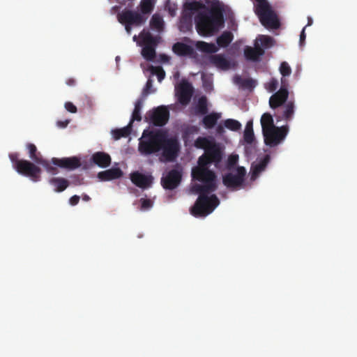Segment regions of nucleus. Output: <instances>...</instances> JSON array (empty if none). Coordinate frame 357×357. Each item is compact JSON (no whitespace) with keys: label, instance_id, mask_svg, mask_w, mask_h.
Returning <instances> with one entry per match:
<instances>
[{"label":"nucleus","instance_id":"49530a36","mask_svg":"<svg viewBox=\"0 0 357 357\" xmlns=\"http://www.w3.org/2000/svg\"><path fill=\"white\" fill-rule=\"evenodd\" d=\"M119 4L122 6H126L127 9H131L134 5L136 0H114Z\"/></svg>","mask_w":357,"mask_h":357},{"label":"nucleus","instance_id":"4c0bfd02","mask_svg":"<svg viewBox=\"0 0 357 357\" xmlns=\"http://www.w3.org/2000/svg\"><path fill=\"white\" fill-rule=\"evenodd\" d=\"M224 125L227 129L232 131H238L241 128V123L232 119H228L225 120L224 122Z\"/></svg>","mask_w":357,"mask_h":357},{"label":"nucleus","instance_id":"4468645a","mask_svg":"<svg viewBox=\"0 0 357 357\" xmlns=\"http://www.w3.org/2000/svg\"><path fill=\"white\" fill-rule=\"evenodd\" d=\"M150 123L155 126H165L169 117V112L165 106H160L147 114Z\"/></svg>","mask_w":357,"mask_h":357},{"label":"nucleus","instance_id":"603ef678","mask_svg":"<svg viewBox=\"0 0 357 357\" xmlns=\"http://www.w3.org/2000/svg\"><path fill=\"white\" fill-rule=\"evenodd\" d=\"M305 29V26L303 27V29L300 34V45L301 46L303 45L305 40V38H306Z\"/></svg>","mask_w":357,"mask_h":357},{"label":"nucleus","instance_id":"9d476101","mask_svg":"<svg viewBox=\"0 0 357 357\" xmlns=\"http://www.w3.org/2000/svg\"><path fill=\"white\" fill-rule=\"evenodd\" d=\"M15 170L20 174L31 178L33 181L36 182L40 179V168L29 160H24L18 162Z\"/></svg>","mask_w":357,"mask_h":357},{"label":"nucleus","instance_id":"13d9d810","mask_svg":"<svg viewBox=\"0 0 357 357\" xmlns=\"http://www.w3.org/2000/svg\"><path fill=\"white\" fill-rule=\"evenodd\" d=\"M82 200L84 202H89L91 200V198L89 195L84 194L82 195Z\"/></svg>","mask_w":357,"mask_h":357},{"label":"nucleus","instance_id":"f257e3e1","mask_svg":"<svg viewBox=\"0 0 357 357\" xmlns=\"http://www.w3.org/2000/svg\"><path fill=\"white\" fill-rule=\"evenodd\" d=\"M192 177L203 183V185L195 184L192 187V191L199 195L190 208V213L195 217H205L212 213L220 203L215 195L208 196V193L214 192L217 188L216 176L207 165L198 160L197 166L192 169Z\"/></svg>","mask_w":357,"mask_h":357},{"label":"nucleus","instance_id":"f3484780","mask_svg":"<svg viewBox=\"0 0 357 357\" xmlns=\"http://www.w3.org/2000/svg\"><path fill=\"white\" fill-rule=\"evenodd\" d=\"M193 94V87L192 84L187 82H181L176 87V96L179 103L182 105H187L190 102Z\"/></svg>","mask_w":357,"mask_h":357},{"label":"nucleus","instance_id":"79ce46f5","mask_svg":"<svg viewBox=\"0 0 357 357\" xmlns=\"http://www.w3.org/2000/svg\"><path fill=\"white\" fill-rule=\"evenodd\" d=\"M238 160V155H230L227 160V167L228 169L233 168Z\"/></svg>","mask_w":357,"mask_h":357},{"label":"nucleus","instance_id":"2f4dec72","mask_svg":"<svg viewBox=\"0 0 357 357\" xmlns=\"http://www.w3.org/2000/svg\"><path fill=\"white\" fill-rule=\"evenodd\" d=\"M261 124L263 132L267 131L268 129H271L273 128L276 127L274 125L273 116L269 113H264L261 116Z\"/></svg>","mask_w":357,"mask_h":357},{"label":"nucleus","instance_id":"8fccbe9b","mask_svg":"<svg viewBox=\"0 0 357 357\" xmlns=\"http://www.w3.org/2000/svg\"><path fill=\"white\" fill-rule=\"evenodd\" d=\"M184 8L186 10H194L195 9H197V2H185L184 3Z\"/></svg>","mask_w":357,"mask_h":357},{"label":"nucleus","instance_id":"f8f14e48","mask_svg":"<svg viewBox=\"0 0 357 357\" xmlns=\"http://www.w3.org/2000/svg\"><path fill=\"white\" fill-rule=\"evenodd\" d=\"M245 174V167H238L236 174L227 173L223 176L222 183L227 188L236 189L243 184Z\"/></svg>","mask_w":357,"mask_h":357},{"label":"nucleus","instance_id":"f03ea898","mask_svg":"<svg viewBox=\"0 0 357 357\" xmlns=\"http://www.w3.org/2000/svg\"><path fill=\"white\" fill-rule=\"evenodd\" d=\"M195 22L199 35L213 36L225 26L224 10L220 6L213 5L209 9L199 13L195 17Z\"/></svg>","mask_w":357,"mask_h":357},{"label":"nucleus","instance_id":"39448f33","mask_svg":"<svg viewBox=\"0 0 357 357\" xmlns=\"http://www.w3.org/2000/svg\"><path fill=\"white\" fill-rule=\"evenodd\" d=\"M162 132H149L147 134L145 131L143 132L142 139L139 143V151L144 155L157 153L161 150Z\"/></svg>","mask_w":357,"mask_h":357},{"label":"nucleus","instance_id":"58836bf2","mask_svg":"<svg viewBox=\"0 0 357 357\" xmlns=\"http://www.w3.org/2000/svg\"><path fill=\"white\" fill-rule=\"evenodd\" d=\"M153 87V81L151 79H149L146 83L144 88L142 92V97L144 100L151 93L155 92V89H152Z\"/></svg>","mask_w":357,"mask_h":357},{"label":"nucleus","instance_id":"052dcab7","mask_svg":"<svg viewBox=\"0 0 357 357\" xmlns=\"http://www.w3.org/2000/svg\"><path fill=\"white\" fill-rule=\"evenodd\" d=\"M312 24V19L310 17H307V24L306 26H311Z\"/></svg>","mask_w":357,"mask_h":357},{"label":"nucleus","instance_id":"412c9836","mask_svg":"<svg viewBox=\"0 0 357 357\" xmlns=\"http://www.w3.org/2000/svg\"><path fill=\"white\" fill-rule=\"evenodd\" d=\"M172 50L180 56H192L195 54V50L192 46L181 42L174 44Z\"/></svg>","mask_w":357,"mask_h":357},{"label":"nucleus","instance_id":"0eeeda50","mask_svg":"<svg viewBox=\"0 0 357 357\" xmlns=\"http://www.w3.org/2000/svg\"><path fill=\"white\" fill-rule=\"evenodd\" d=\"M288 132L287 126L275 127L263 132L264 142L267 146L274 147L280 144Z\"/></svg>","mask_w":357,"mask_h":357},{"label":"nucleus","instance_id":"1a4fd4ad","mask_svg":"<svg viewBox=\"0 0 357 357\" xmlns=\"http://www.w3.org/2000/svg\"><path fill=\"white\" fill-rule=\"evenodd\" d=\"M118 22L125 26V29L128 34H130L132 26H141L144 24L140 21L139 16H135L131 13L130 9H123L117 14Z\"/></svg>","mask_w":357,"mask_h":357},{"label":"nucleus","instance_id":"7c9ffc66","mask_svg":"<svg viewBox=\"0 0 357 357\" xmlns=\"http://www.w3.org/2000/svg\"><path fill=\"white\" fill-rule=\"evenodd\" d=\"M132 124L129 123L127 126L112 130L114 139L118 140L122 137H127L129 136L132 130Z\"/></svg>","mask_w":357,"mask_h":357},{"label":"nucleus","instance_id":"3c124183","mask_svg":"<svg viewBox=\"0 0 357 357\" xmlns=\"http://www.w3.org/2000/svg\"><path fill=\"white\" fill-rule=\"evenodd\" d=\"M80 197L78 195H73L69 199V204L72 206L77 205L79 202Z\"/></svg>","mask_w":357,"mask_h":357},{"label":"nucleus","instance_id":"bf43d9fd","mask_svg":"<svg viewBox=\"0 0 357 357\" xmlns=\"http://www.w3.org/2000/svg\"><path fill=\"white\" fill-rule=\"evenodd\" d=\"M168 10H169V13H170V15L172 16H174L175 15V8L169 7Z\"/></svg>","mask_w":357,"mask_h":357},{"label":"nucleus","instance_id":"423d86ee","mask_svg":"<svg viewBox=\"0 0 357 357\" xmlns=\"http://www.w3.org/2000/svg\"><path fill=\"white\" fill-rule=\"evenodd\" d=\"M139 38L142 40L144 47L142 49V55L146 61H153L155 57V47L160 38L153 36L149 31L144 29L141 31Z\"/></svg>","mask_w":357,"mask_h":357},{"label":"nucleus","instance_id":"a211bd4d","mask_svg":"<svg viewBox=\"0 0 357 357\" xmlns=\"http://www.w3.org/2000/svg\"><path fill=\"white\" fill-rule=\"evenodd\" d=\"M50 162L51 165H53L68 170H73L81 166L80 158L77 156L62 158H52Z\"/></svg>","mask_w":357,"mask_h":357},{"label":"nucleus","instance_id":"dca6fc26","mask_svg":"<svg viewBox=\"0 0 357 357\" xmlns=\"http://www.w3.org/2000/svg\"><path fill=\"white\" fill-rule=\"evenodd\" d=\"M155 3L154 0H141L137 6V10L130 9V12L134 16L135 15L139 16L140 21L145 24L149 15L154 10Z\"/></svg>","mask_w":357,"mask_h":357},{"label":"nucleus","instance_id":"37998d69","mask_svg":"<svg viewBox=\"0 0 357 357\" xmlns=\"http://www.w3.org/2000/svg\"><path fill=\"white\" fill-rule=\"evenodd\" d=\"M278 86V82L276 79L272 78L270 82L267 84L266 89L270 92L275 91Z\"/></svg>","mask_w":357,"mask_h":357},{"label":"nucleus","instance_id":"c03bdc74","mask_svg":"<svg viewBox=\"0 0 357 357\" xmlns=\"http://www.w3.org/2000/svg\"><path fill=\"white\" fill-rule=\"evenodd\" d=\"M153 73L157 75L159 82H161L165 76V73L161 67L155 68L153 70Z\"/></svg>","mask_w":357,"mask_h":357},{"label":"nucleus","instance_id":"de8ad7c7","mask_svg":"<svg viewBox=\"0 0 357 357\" xmlns=\"http://www.w3.org/2000/svg\"><path fill=\"white\" fill-rule=\"evenodd\" d=\"M153 203L150 199H141V208L142 210H147L152 207Z\"/></svg>","mask_w":357,"mask_h":357},{"label":"nucleus","instance_id":"e2e57ef3","mask_svg":"<svg viewBox=\"0 0 357 357\" xmlns=\"http://www.w3.org/2000/svg\"><path fill=\"white\" fill-rule=\"evenodd\" d=\"M217 131L219 132V133H221L222 131H223V128L222 126H218V128H217Z\"/></svg>","mask_w":357,"mask_h":357},{"label":"nucleus","instance_id":"b1692460","mask_svg":"<svg viewBox=\"0 0 357 357\" xmlns=\"http://www.w3.org/2000/svg\"><path fill=\"white\" fill-rule=\"evenodd\" d=\"M210 63L216 68L227 70L231 68V63L222 54H213L209 56Z\"/></svg>","mask_w":357,"mask_h":357},{"label":"nucleus","instance_id":"a19ab883","mask_svg":"<svg viewBox=\"0 0 357 357\" xmlns=\"http://www.w3.org/2000/svg\"><path fill=\"white\" fill-rule=\"evenodd\" d=\"M280 72L283 77L289 76L291 73V69L289 65L286 62L283 61L280 64Z\"/></svg>","mask_w":357,"mask_h":357},{"label":"nucleus","instance_id":"5fc2aeb1","mask_svg":"<svg viewBox=\"0 0 357 357\" xmlns=\"http://www.w3.org/2000/svg\"><path fill=\"white\" fill-rule=\"evenodd\" d=\"M66 82V84H68V86H75L76 84V81L73 78L68 79Z\"/></svg>","mask_w":357,"mask_h":357},{"label":"nucleus","instance_id":"f704fd0d","mask_svg":"<svg viewBox=\"0 0 357 357\" xmlns=\"http://www.w3.org/2000/svg\"><path fill=\"white\" fill-rule=\"evenodd\" d=\"M244 141L247 144H252L255 140L254 131L252 128V121H249L247 122L245 128L243 133Z\"/></svg>","mask_w":357,"mask_h":357},{"label":"nucleus","instance_id":"680f3d73","mask_svg":"<svg viewBox=\"0 0 357 357\" xmlns=\"http://www.w3.org/2000/svg\"><path fill=\"white\" fill-rule=\"evenodd\" d=\"M82 180L83 179H78L77 181L74 182V184L75 185H82V184H83Z\"/></svg>","mask_w":357,"mask_h":357},{"label":"nucleus","instance_id":"864d4df0","mask_svg":"<svg viewBox=\"0 0 357 357\" xmlns=\"http://www.w3.org/2000/svg\"><path fill=\"white\" fill-rule=\"evenodd\" d=\"M70 123V121L69 120H66V121H58L57 123H56V125L61 128H66L68 123Z\"/></svg>","mask_w":357,"mask_h":357},{"label":"nucleus","instance_id":"473e14b6","mask_svg":"<svg viewBox=\"0 0 357 357\" xmlns=\"http://www.w3.org/2000/svg\"><path fill=\"white\" fill-rule=\"evenodd\" d=\"M144 100L143 98H140L137 99V101L135 102V108L132 114V119L130 121L131 124H132L134 121H140L142 120L141 109L143 105Z\"/></svg>","mask_w":357,"mask_h":357},{"label":"nucleus","instance_id":"c85d7f7f","mask_svg":"<svg viewBox=\"0 0 357 357\" xmlns=\"http://www.w3.org/2000/svg\"><path fill=\"white\" fill-rule=\"evenodd\" d=\"M165 22L162 16L158 13L152 15L150 20V26L152 29H155L158 32L163 31Z\"/></svg>","mask_w":357,"mask_h":357},{"label":"nucleus","instance_id":"cd10ccee","mask_svg":"<svg viewBox=\"0 0 357 357\" xmlns=\"http://www.w3.org/2000/svg\"><path fill=\"white\" fill-rule=\"evenodd\" d=\"M294 114V104L292 101H289L284 105V109L281 116L276 115V118L278 121L281 119H284L287 121L291 120Z\"/></svg>","mask_w":357,"mask_h":357},{"label":"nucleus","instance_id":"20e7f679","mask_svg":"<svg viewBox=\"0 0 357 357\" xmlns=\"http://www.w3.org/2000/svg\"><path fill=\"white\" fill-rule=\"evenodd\" d=\"M255 1V13L261 24L267 29H278L280 26V20L267 0Z\"/></svg>","mask_w":357,"mask_h":357},{"label":"nucleus","instance_id":"6e6d98bb","mask_svg":"<svg viewBox=\"0 0 357 357\" xmlns=\"http://www.w3.org/2000/svg\"><path fill=\"white\" fill-rule=\"evenodd\" d=\"M253 80L252 79H245L244 81V86H246V87H252V84H253Z\"/></svg>","mask_w":357,"mask_h":357},{"label":"nucleus","instance_id":"4d7b16f0","mask_svg":"<svg viewBox=\"0 0 357 357\" xmlns=\"http://www.w3.org/2000/svg\"><path fill=\"white\" fill-rule=\"evenodd\" d=\"M119 9H120V7L119 6H114L112 7V8L110 10V13L112 14H114L116 12H119Z\"/></svg>","mask_w":357,"mask_h":357},{"label":"nucleus","instance_id":"09e8293b","mask_svg":"<svg viewBox=\"0 0 357 357\" xmlns=\"http://www.w3.org/2000/svg\"><path fill=\"white\" fill-rule=\"evenodd\" d=\"M65 109L70 113H76L77 107L71 102H66L64 105Z\"/></svg>","mask_w":357,"mask_h":357},{"label":"nucleus","instance_id":"ddd939ff","mask_svg":"<svg viewBox=\"0 0 357 357\" xmlns=\"http://www.w3.org/2000/svg\"><path fill=\"white\" fill-rule=\"evenodd\" d=\"M29 150V158L36 163L43 165L46 171L52 174H56L58 170L56 167L50 165V162L44 159L40 152L38 151L35 144L29 143L26 144Z\"/></svg>","mask_w":357,"mask_h":357},{"label":"nucleus","instance_id":"bb28decb","mask_svg":"<svg viewBox=\"0 0 357 357\" xmlns=\"http://www.w3.org/2000/svg\"><path fill=\"white\" fill-rule=\"evenodd\" d=\"M220 118V114L212 112L203 118L202 123L206 129H211L216 125Z\"/></svg>","mask_w":357,"mask_h":357},{"label":"nucleus","instance_id":"0e129e2a","mask_svg":"<svg viewBox=\"0 0 357 357\" xmlns=\"http://www.w3.org/2000/svg\"><path fill=\"white\" fill-rule=\"evenodd\" d=\"M132 39H133V40H134V41H137V36L136 35H135V36H133V38H132Z\"/></svg>","mask_w":357,"mask_h":357},{"label":"nucleus","instance_id":"e433bc0d","mask_svg":"<svg viewBox=\"0 0 357 357\" xmlns=\"http://www.w3.org/2000/svg\"><path fill=\"white\" fill-rule=\"evenodd\" d=\"M179 30L181 32L186 33L192 29V20L188 17H182L179 23Z\"/></svg>","mask_w":357,"mask_h":357},{"label":"nucleus","instance_id":"5701e85b","mask_svg":"<svg viewBox=\"0 0 357 357\" xmlns=\"http://www.w3.org/2000/svg\"><path fill=\"white\" fill-rule=\"evenodd\" d=\"M91 161L100 167L105 168L111 164V157L108 153L98 151L92 155Z\"/></svg>","mask_w":357,"mask_h":357},{"label":"nucleus","instance_id":"9b49d317","mask_svg":"<svg viewBox=\"0 0 357 357\" xmlns=\"http://www.w3.org/2000/svg\"><path fill=\"white\" fill-rule=\"evenodd\" d=\"M182 179V169L177 166L176 168L171 169L161 178V185L166 190H174L176 188Z\"/></svg>","mask_w":357,"mask_h":357},{"label":"nucleus","instance_id":"6ab92c4d","mask_svg":"<svg viewBox=\"0 0 357 357\" xmlns=\"http://www.w3.org/2000/svg\"><path fill=\"white\" fill-rule=\"evenodd\" d=\"M130 180L136 186L146 189L151 186L153 177L151 175H145L139 172H134L130 174Z\"/></svg>","mask_w":357,"mask_h":357},{"label":"nucleus","instance_id":"a18cd8bd","mask_svg":"<svg viewBox=\"0 0 357 357\" xmlns=\"http://www.w3.org/2000/svg\"><path fill=\"white\" fill-rule=\"evenodd\" d=\"M9 158L13 163V166L15 169H17V164L20 161H23L24 160L19 159V155L17 153H13L9 154Z\"/></svg>","mask_w":357,"mask_h":357},{"label":"nucleus","instance_id":"6e6552de","mask_svg":"<svg viewBox=\"0 0 357 357\" xmlns=\"http://www.w3.org/2000/svg\"><path fill=\"white\" fill-rule=\"evenodd\" d=\"M162 141V156L166 161H174L177 157L180 149L178 142L175 138H168L164 133Z\"/></svg>","mask_w":357,"mask_h":357},{"label":"nucleus","instance_id":"ea45409f","mask_svg":"<svg viewBox=\"0 0 357 357\" xmlns=\"http://www.w3.org/2000/svg\"><path fill=\"white\" fill-rule=\"evenodd\" d=\"M260 42L264 47L268 48L273 45L274 40L268 36H261Z\"/></svg>","mask_w":357,"mask_h":357},{"label":"nucleus","instance_id":"4be33fe9","mask_svg":"<svg viewBox=\"0 0 357 357\" xmlns=\"http://www.w3.org/2000/svg\"><path fill=\"white\" fill-rule=\"evenodd\" d=\"M123 176L122 170L119 167H112L98 174V178L104 181L119 178Z\"/></svg>","mask_w":357,"mask_h":357},{"label":"nucleus","instance_id":"2eb2a0df","mask_svg":"<svg viewBox=\"0 0 357 357\" xmlns=\"http://www.w3.org/2000/svg\"><path fill=\"white\" fill-rule=\"evenodd\" d=\"M285 82L286 80L284 79H281L282 86L280 89L269 98L270 107L273 109L283 105L287 100L289 91Z\"/></svg>","mask_w":357,"mask_h":357},{"label":"nucleus","instance_id":"aec40b11","mask_svg":"<svg viewBox=\"0 0 357 357\" xmlns=\"http://www.w3.org/2000/svg\"><path fill=\"white\" fill-rule=\"evenodd\" d=\"M270 161V155H266L262 160L257 163H253L250 169V180L255 181L259 175L265 170Z\"/></svg>","mask_w":357,"mask_h":357},{"label":"nucleus","instance_id":"c756f323","mask_svg":"<svg viewBox=\"0 0 357 357\" xmlns=\"http://www.w3.org/2000/svg\"><path fill=\"white\" fill-rule=\"evenodd\" d=\"M233 39V33L229 31H226L217 38L216 42L219 47H226L231 43Z\"/></svg>","mask_w":357,"mask_h":357},{"label":"nucleus","instance_id":"7ed1b4c3","mask_svg":"<svg viewBox=\"0 0 357 357\" xmlns=\"http://www.w3.org/2000/svg\"><path fill=\"white\" fill-rule=\"evenodd\" d=\"M195 146L204 150L198 160L208 166L214 164L216 167L221 162L223 158V151L220 145L205 137H199L195 141Z\"/></svg>","mask_w":357,"mask_h":357},{"label":"nucleus","instance_id":"393cba45","mask_svg":"<svg viewBox=\"0 0 357 357\" xmlns=\"http://www.w3.org/2000/svg\"><path fill=\"white\" fill-rule=\"evenodd\" d=\"M264 54V50L259 45H256L255 47L246 46L244 49L245 57L250 61H257Z\"/></svg>","mask_w":357,"mask_h":357},{"label":"nucleus","instance_id":"c9c22d12","mask_svg":"<svg viewBox=\"0 0 357 357\" xmlns=\"http://www.w3.org/2000/svg\"><path fill=\"white\" fill-rule=\"evenodd\" d=\"M197 113L205 115L208 113L207 98L206 96H202L199 98L196 107Z\"/></svg>","mask_w":357,"mask_h":357},{"label":"nucleus","instance_id":"72a5a7b5","mask_svg":"<svg viewBox=\"0 0 357 357\" xmlns=\"http://www.w3.org/2000/svg\"><path fill=\"white\" fill-rule=\"evenodd\" d=\"M196 47L200 51L205 53H215L218 50V48L213 43H208L204 41H198Z\"/></svg>","mask_w":357,"mask_h":357},{"label":"nucleus","instance_id":"a878e982","mask_svg":"<svg viewBox=\"0 0 357 357\" xmlns=\"http://www.w3.org/2000/svg\"><path fill=\"white\" fill-rule=\"evenodd\" d=\"M49 183L54 188V191L61 192L70 185L68 179L63 177H52L49 180Z\"/></svg>","mask_w":357,"mask_h":357}]
</instances>
